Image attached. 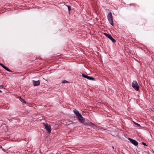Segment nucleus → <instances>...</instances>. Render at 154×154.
I'll list each match as a JSON object with an SVG mask.
<instances>
[{"label": "nucleus", "mask_w": 154, "mask_h": 154, "mask_svg": "<svg viewBox=\"0 0 154 154\" xmlns=\"http://www.w3.org/2000/svg\"><path fill=\"white\" fill-rule=\"evenodd\" d=\"M73 111L74 113L76 115L77 117L81 123H83L85 125H89L90 126H94L95 125L94 123L90 122L89 120L88 119L85 120L78 110L75 109L73 110Z\"/></svg>", "instance_id": "nucleus-1"}, {"label": "nucleus", "mask_w": 154, "mask_h": 154, "mask_svg": "<svg viewBox=\"0 0 154 154\" xmlns=\"http://www.w3.org/2000/svg\"><path fill=\"white\" fill-rule=\"evenodd\" d=\"M107 19L109 22L110 24L112 26H113V20L111 12H109L107 16Z\"/></svg>", "instance_id": "nucleus-2"}, {"label": "nucleus", "mask_w": 154, "mask_h": 154, "mask_svg": "<svg viewBox=\"0 0 154 154\" xmlns=\"http://www.w3.org/2000/svg\"><path fill=\"white\" fill-rule=\"evenodd\" d=\"M132 87L136 90L138 91L139 86L137 81H134L132 82Z\"/></svg>", "instance_id": "nucleus-3"}, {"label": "nucleus", "mask_w": 154, "mask_h": 154, "mask_svg": "<svg viewBox=\"0 0 154 154\" xmlns=\"http://www.w3.org/2000/svg\"><path fill=\"white\" fill-rule=\"evenodd\" d=\"M104 34L107 37L109 38L113 43H114L116 42V40L110 35L106 33H104Z\"/></svg>", "instance_id": "nucleus-4"}, {"label": "nucleus", "mask_w": 154, "mask_h": 154, "mask_svg": "<svg viewBox=\"0 0 154 154\" xmlns=\"http://www.w3.org/2000/svg\"><path fill=\"white\" fill-rule=\"evenodd\" d=\"M44 126L45 128L48 131V132L50 134L51 131V127L50 125H48V124H45Z\"/></svg>", "instance_id": "nucleus-5"}, {"label": "nucleus", "mask_w": 154, "mask_h": 154, "mask_svg": "<svg viewBox=\"0 0 154 154\" xmlns=\"http://www.w3.org/2000/svg\"><path fill=\"white\" fill-rule=\"evenodd\" d=\"M128 140L130 142L135 146H137L138 145V143L137 141L134 140L132 139L131 138H128Z\"/></svg>", "instance_id": "nucleus-6"}, {"label": "nucleus", "mask_w": 154, "mask_h": 154, "mask_svg": "<svg viewBox=\"0 0 154 154\" xmlns=\"http://www.w3.org/2000/svg\"><path fill=\"white\" fill-rule=\"evenodd\" d=\"M33 85L34 86H38L40 85V83L39 80H38L37 81L33 80Z\"/></svg>", "instance_id": "nucleus-7"}, {"label": "nucleus", "mask_w": 154, "mask_h": 154, "mask_svg": "<svg viewBox=\"0 0 154 154\" xmlns=\"http://www.w3.org/2000/svg\"><path fill=\"white\" fill-rule=\"evenodd\" d=\"M87 79H88L89 80H95L94 78L91 77V76H88V77L87 78Z\"/></svg>", "instance_id": "nucleus-8"}, {"label": "nucleus", "mask_w": 154, "mask_h": 154, "mask_svg": "<svg viewBox=\"0 0 154 154\" xmlns=\"http://www.w3.org/2000/svg\"><path fill=\"white\" fill-rule=\"evenodd\" d=\"M82 76L83 77H84V78H86V79H87V78H88V75H85V74H83V73H82Z\"/></svg>", "instance_id": "nucleus-9"}, {"label": "nucleus", "mask_w": 154, "mask_h": 154, "mask_svg": "<svg viewBox=\"0 0 154 154\" xmlns=\"http://www.w3.org/2000/svg\"><path fill=\"white\" fill-rule=\"evenodd\" d=\"M20 100L23 103H26V101L23 99H22L21 97L20 98Z\"/></svg>", "instance_id": "nucleus-10"}, {"label": "nucleus", "mask_w": 154, "mask_h": 154, "mask_svg": "<svg viewBox=\"0 0 154 154\" xmlns=\"http://www.w3.org/2000/svg\"><path fill=\"white\" fill-rule=\"evenodd\" d=\"M69 83V82L68 81H67L65 80H63L62 82V83Z\"/></svg>", "instance_id": "nucleus-11"}, {"label": "nucleus", "mask_w": 154, "mask_h": 154, "mask_svg": "<svg viewBox=\"0 0 154 154\" xmlns=\"http://www.w3.org/2000/svg\"><path fill=\"white\" fill-rule=\"evenodd\" d=\"M68 10L70 11L71 10V6L69 5L67 6Z\"/></svg>", "instance_id": "nucleus-12"}, {"label": "nucleus", "mask_w": 154, "mask_h": 154, "mask_svg": "<svg viewBox=\"0 0 154 154\" xmlns=\"http://www.w3.org/2000/svg\"><path fill=\"white\" fill-rule=\"evenodd\" d=\"M134 122V124H135L136 125H137L138 126H140V125L139 124H138L137 123H136V122Z\"/></svg>", "instance_id": "nucleus-13"}, {"label": "nucleus", "mask_w": 154, "mask_h": 154, "mask_svg": "<svg viewBox=\"0 0 154 154\" xmlns=\"http://www.w3.org/2000/svg\"><path fill=\"white\" fill-rule=\"evenodd\" d=\"M7 71L9 72H12V71H11L10 69L9 68H8L6 69V70Z\"/></svg>", "instance_id": "nucleus-14"}, {"label": "nucleus", "mask_w": 154, "mask_h": 154, "mask_svg": "<svg viewBox=\"0 0 154 154\" xmlns=\"http://www.w3.org/2000/svg\"><path fill=\"white\" fill-rule=\"evenodd\" d=\"M0 65L2 66L3 68L4 67V65L3 64H2V63H0Z\"/></svg>", "instance_id": "nucleus-15"}, {"label": "nucleus", "mask_w": 154, "mask_h": 154, "mask_svg": "<svg viewBox=\"0 0 154 154\" xmlns=\"http://www.w3.org/2000/svg\"><path fill=\"white\" fill-rule=\"evenodd\" d=\"M3 68L5 69L6 70V69L8 68L7 67H6L5 66H4V67H3Z\"/></svg>", "instance_id": "nucleus-16"}, {"label": "nucleus", "mask_w": 154, "mask_h": 154, "mask_svg": "<svg viewBox=\"0 0 154 154\" xmlns=\"http://www.w3.org/2000/svg\"><path fill=\"white\" fill-rule=\"evenodd\" d=\"M3 68L5 69L6 70V69L8 68L7 67H6L5 66H4V67H3Z\"/></svg>", "instance_id": "nucleus-17"}, {"label": "nucleus", "mask_w": 154, "mask_h": 154, "mask_svg": "<svg viewBox=\"0 0 154 154\" xmlns=\"http://www.w3.org/2000/svg\"><path fill=\"white\" fill-rule=\"evenodd\" d=\"M3 68L5 69L6 70V69L8 68L7 67H6L5 66H4V67H3Z\"/></svg>", "instance_id": "nucleus-18"}, {"label": "nucleus", "mask_w": 154, "mask_h": 154, "mask_svg": "<svg viewBox=\"0 0 154 154\" xmlns=\"http://www.w3.org/2000/svg\"><path fill=\"white\" fill-rule=\"evenodd\" d=\"M142 144H143V145H144V146H147V145H146V143H144V142H142Z\"/></svg>", "instance_id": "nucleus-19"}, {"label": "nucleus", "mask_w": 154, "mask_h": 154, "mask_svg": "<svg viewBox=\"0 0 154 154\" xmlns=\"http://www.w3.org/2000/svg\"><path fill=\"white\" fill-rule=\"evenodd\" d=\"M2 149L5 152V150L3 148H2Z\"/></svg>", "instance_id": "nucleus-20"}, {"label": "nucleus", "mask_w": 154, "mask_h": 154, "mask_svg": "<svg viewBox=\"0 0 154 154\" xmlns=\"http://www.w3.org/2000/svg\"><path fill=\"white\" fill-rule=\"evenodd\" d=\"M74 123H72V124H68L67 125H73L74 124Z\"/></svg>", "instance_id": "nucleus-21"}, {"label": "nucleus", "mask_w": 154, "mask_h": 154, "mask_svg": "<svg viewBox=\"0 0 154 154\" xmlns=\"http://www.w3.org/2000/svg\"><path fill=\"white\" fill-rule=\"evenodd\" d=\"M0 92H2V91L0 90Z\"/></svg>", "instance_id": "nucleus-22"}, {"label": "nucleus", "mask_w": 154, "mask_h": 154, "mask_svg": "<svg viewBox=\"0 0 154 154\" xmlns=\"http://www.w3.org/2000/svg\"><path fill=\"white\" fill-rule=\"evenodd\" d=\"M0 148H2V146H0Z\"/></svg>", "instance_id": "nucleus-23"}, {"label": "nucleus", "mask_w": 154, "mask_h": 154, "mask_svg": "<svg viewBox=\"0 0 154 154\" xmlns=\"http://www.w3.org/2000/svg\"><path fill=\"white\" fill-rule=\"evenodd\" d=\"M2 86V85H0V87Z\"/></svg>", "instance_id": "nucleus-24"}]
</instances>
